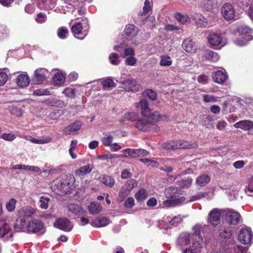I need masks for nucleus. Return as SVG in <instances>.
I'll use <instances>...</instances> for the list:
<instances>
[{"mask_svg":"<svg viewBox=\"0 0 253 253\" xmlns=\"http://www.w3.org/2000/svg\"><path fill=\"white\" fill-rule=\"evenodd\" d=\"M74 179V178L72 176L65 178L58 177L53 180L51 188L58 195L67 194L70 193L72 189Z\"/></svg>","mask_w":253,"mask_h":253,"instance_id":"2","label":"nucleus"},{"mask_svg":"<svg viewBox=\"0 0 253 253\" xmlns=\"http://www.w3.org/2000/svg\"><path fill=\"white\" fill-rule=\"evenodd\" d=\"M137 184L138 182L136 180L130 179L126 181L123 187L129 191H131L133 188L137 186Z\"/></svg>","mask_w":253,"mask_h":253,"instance_id":"39","label":"nucleus"},{"mask_svg":"<svg viewBox=\"0 0 253 253\" xmlns=\"http://www.w3.org/2000/svg\"><path fill=\"white\" fill-rule=\"evenodd\" d=\"M253 232L250 227L243 228L240 230L238 239L243 245H251L253 242Z\"/></svg>","mask_w":253,"mask_h":253,"instance_id":"9","label":"nucleus"},{"mask_svg":"<svg viewBox=\"0 0 253 253\" xmlns=\"http://www.w3.org/2000/svg\"><path fill=\"white\" fill-rule=\"evenodd\" d=\"M182 47L187 52L194 53L196 51L195 43L190 38H187L183 41Z\"/></svg>","mask_w":253,"mask_h":253,"instance_id":"21","label":"nucleus"},{"mask_svg":"<svg viewBox=\"0 0 253 253\" xmlns=\"http://www.w3.org/2000/svg\"><path fill=\"white\" fill-rule=\"evenodd\" d=\"M28 221L24 217H19L13 224V228L17 232H28Z\"/></svg>","mask_w":253,"mask_h":253,"instance_id":"13","label":"nucleus"},{"mask_svg":"<svg viewBox=\"0 0 253 253\" xmlns=\"http://www.w3.org/2000/svg\"><path fill=\"white\" fill-rule=\"evenodd\" d=\"M232 227H225L222 231V251L224 253H249L248 248L241 245H237L234 247L233 249L231 247L234 244V240L232 238L233 234Z\"/></svg>","mask_w":253,"mask_h":253,"instance_id":"1","label":"nucleus"},{"mask_svg":"<svg viewBox=\"0 0 253 253\" xmlns=\"http://www.w3.org/2000/svg\"><path fill=\"white\" fill-rule=\"evenodd\" d=\"M212 78L214 82L221 84V71L218 70L212 74Z\"/></svg>","mask_w":253,"mask_h":253,"instance_id":"52","label":"nucleus"},{"mask_svg":"<svg viewBox=\"0 0 253 253\" xmlns=\"http://www.w3.org/2000/svg\"><path fill=\"white\" fill-rule=\"evenodd\" d=\"M170 199H172L176 204L180 203L184 200V198L183 197L180 196V193H179L178 190L176 191V194H174L173 196H171Z\"/></svg>","mask_w":253,"mask_h":253,"instance_id":"57","label":"nucleus"},{"mask_svg":"<svg viewBox=\"0 0 253 253\" xmlns=\"http://www.w3.org/2000/svg\"><path fill=\"white\" fill-rule=\"evenodd\" d=\"M138 114L135 112H129L124 115L122 121H129L131 122H136L138 119Z\"/></svg>","mask_w":253,"mask_h":253,"instance_id":"33","label":"nucleus"},{"mask_svg":"<svg viewBox=\"0 0 253 253\" xmlns=\"http://www.w3.org/2000/svg\"><path fill=\"white\" fill-rule=\"evenodd\" d=\"M203 101L206 103L215 102L216 101L215 97L213 95L204 94L203 95Z\"/></svg>","mask_w":253,"mask_h":253,"instance_id":"64","label":"nucleus"},{"mask_svg":"<svg viewBox=\"0 0 253 253\" xmlns=\"http://www.w3.org/2000/svg\"><path fill=\"white\" fill-rule=\"evenodd\" d=\"M49 201V198L42 196L40 200V208L42 209H46L48 208V204Z\"/></svg>","mask_w":253,"mask_h":253,"instance_id":"51","label":"nucleus"},{"mask_svg":"<svg viewBox=\"0 0 253 253\" xmlns=\"http://www.w3.org/2000/svg\"><path fill=\"white\" fill-rule=\"evenodd\" d=\"M82 123L80 121L77 120L73 123L65 127L63 130V133L67 135H75L78 133L79 130L81 129Z\"/></svg>","mask_w":253,"mask_h":253,"instance_id":"12","label":"nucleus"},{"mask_svg":"<svg viewBox=\"0 0 253 253\" xmlns=\"http://www.w3.org/2000/svg\"><path fill=\"white\" fill-rule=\"evenodd\" d=\"M90 214H98L102 210L101 205L98 203L91 202L88 207Z\"/></svg>","mask_w":253,"mask_h":253,"instance_id":"28","label":"nucleus"},{"mask_svg":"<svg viewBox=\"0 0 253 253\" xmlns=\"http://www.w3.org/2000/svg\"><path fill=\"white\" fill-rule=\"evenodd\" d=\"M148 192L147 190L144 188L140 189L134 194V197L137 202H141L144 201L148 197Z\"/></svg>","mask_w":253,"mask_h":253,"instance_id":"31","label":"nucleus"},{"mask_svg":"<svg viewBox=\"0 0 253 253\" xmlns=\"http://www.w3.org/2000/svg\"><path fill=\"white\" fill-rule=\"evenodd\" d=\"M222 190H225V193L228 196H230L231 197L232 196L234 197L237 192L238 191V189L237 187L233 185H230V184L224 185V186L222 187Z\"/></svg>","mask_w":253,"mask_h":253,"instance_id":"32","label":"nucleus"},{"mask_svg":"<svg viewBox=\"0 0 253 253\" xmlns=\"http://www.w3.org/2000/svg\"><path fill=\"white\" fill-rule=\"evenodd\" d=\"M101 181L106 186L110 188L113 187L115 183V181L112 176L106 175H103Z\"/></svg>","mask_w":253,"mask_h":253,"instance_id":"36","label":"nucleus"},{"mask_svg":"<svg viewBox=\"0 0 253 253\" xmlns=\"http://www.w3.org/2000/svg\"><path fill=\"white\" fill-rule=\"evenodd\" d=\"M83 25L81 22L74 24L71 27V31L74 35H82Z\"/></svg>","mask_w":253,"mask_h":253,"instance_id":"38","label":"nucleus"},{"mask_svg":"<svg viewBox=\"0 0 253 253\" xmlns=\"http://www.w3.org/2000/svg\"><path fill=\"white\" fill-rule=\"evenodd\" d=\"M144 4L143 11L139 13L138 18L142 21L148 19L153 22L155 21V17L154 16H149V13L152 12L153 9L152 1H150L149 0H145ZM153 25L154 23H152V25Z\"/></svg>","mask_w":253,"mask_h":253,"instance_id":"10","label":"nucleus"},{"mask_svg":"<svg viewBox=\"0 0 253 253\" xmlns=\"http://www.w3.org/2000/svg\"><path fill=\"white\" fill-rule=\"evenodd\" d=\"M208 39L209 42L212 46L218 45L221 42V38L220 36L216 34L209 35Z\"/></svg>","mask_w":253,"mask_h":253,"instance_id":"30","label":"nucleus"},{"mask_svg":"<svg viewBox=\"0 0 253 253\" xmlns=\"http://www.w3.org/2000/svg\"><path fill=\"white\" fill-rule=\"evenodd\" d=\"M54 226L66 231H70L71 229L70 221L67 218H59L54 223Z\"/></svg>","mask_w":253,"mask_h":253,"instance_id":"19","label":"nucleus"},{"mask_svg":"<svg viewBox=\"0 0 253 253\" xmlns=\"http://www.w3.org/2000/svg\"><path fill=\"white\" fill-rule=\"evenodd\" d=\"M30 79L26 74H21L18 76L16 78V83L20 87L27 86L30 83Z\"/></svg>","mask_w":253,"mask_h":253,"instance_id":"23","label":"nucleus"},{"mask_svg":"<svg viewBox=\"0 0 253 253\" xmlns=\"http://www.w3.org/2000/svg\"><path fill=\"white\" fill-rule=\"evenodd\" d=\"M123 87L127 91L136 92L138 91L140 85L135 79H128L122 83Z\"/></svg>","mask_w":253,"mask_h":253,"instance_id":"15","label":"nucleus"},{"mask_svg":"<svg viewBox=\"0 0 253 253\" xmlns=\"http://www.w3.org/2000/svg\"><path fill=\"white\" fill-rule=\"evenodd\" d=\"M193 233L190 234L188 233L184 234V238L186 244L190 242L195 248H201L203 245L204 239L201 235L202 230V225L197 224L192 227Z\"/></svg>","mask_w":253,"mask_h":253,"instance_id":"3","label":"nucleus"},{"mask_svg":"<svg viewBox=\"0 0 253 253\" xmlns=\"http://www.w3.org/2000/svg\"><path fill=\"white\" fill-rule=\"evenodd\" d=\"M17 203V200L14 198H11L9 202H8L5 205V207L6 210L9 212H12L13 211L16 207V204Z\"/></svg>","mask_w":253,"mask_h":253,"instance_id":"40","label":"nucleus"},{"mask_svg":"<svg viewBox=\"0 0 253 253\" xmlns=\"http://www.w3.org/2000/svg\"><path fill=\"white\" fill-rule=\"evenodd\" d=\"M109 59L110 63L113 65H118L120 62L119 55L116 53H111Z\"/></svg>","mask_w":253,"mask_h":253,"instance_id":"44","label":"nucleus"},{"mask_svg":"<svg viewBox=\"0 0 253 253\" xmlns=\"http://www.w3.org/2000/svg\"><path fill=\"white\" fill-rule=\"evenodd\" d=\"M193 20L197 25L201 28L209 26L206 18L200 13H195L193 15Z\"/></svg>","mask_w":253,"mask_h":253,"instance_id":"24","label":"nucleus"},{"mask_svg":"<svg viewBox=\"0 0 253 253\" xmlns=\"http://www.w3.org/2000/svg\"><path fill=\"white\" fill-rule=\"evenodd\" d=\"M182 221V219L180 216H174L169 221L168 227L171 228L173 226H176Z\"/></svg>","mask_w":253,"mask_h":253,"instance_id":"47","label":"nucleus"},{"mask_svg":"<svg viewBox=\"0 0 253 253\" xmlns=\"http://www.w3.org/2000/svg\"><path fill=\"white\" fill-rule=\"evenodd\" d=\"M236 32L241 37H244L247 39H253V37L252 35V30L248 26L246 25L239 26L237 28Z\"/></svg>","mask_w":253,"mask_h":253,"instance_id":"20","label":"nucleus"},{"mask_svg":"<svg viewBox=\"0 0 253 253\" xmlns=\"http://www.w3.org/2000/svg\"><path fill=\"white\" fill-rule=\"evenodd\" d=\"M43 103L46 105L50 106H59L61 105H63L64 103L63 101L60 100H56L54 99H45Z\"/></svg>","mask_w":253,"mask_h":253,"instance_id":"41","label":"nucleus"},{"mask_svg":"<svg viewBox=\"0 0 253 253\" xmlns=\"http://www.w3.org/2000/svg\"><path fill=\"white\" fill-rule=\"evenodd\" d=\"M34 94L38 96L49 95V91L47 89H38L34 91Z\"/></svg>","mask_w":253,"mask_h":253,"instance_id":"61","label":"nucleus"},{"mask_svg":"<svg viewBox=\"0 0 253 253\" xmlns=\"http://www.w3.org/2000/svg\"><path fill=\"white\" fill-rule=\"evenodd\" d=\"M45 232L44 224L41 220L34 219L28 221V233L43 234Z\"/></svg>","mask_w":253,"mask_h":253,"instance_id":"8","label":"nucleus"},{"mask_svg":"<svg viewBox=\"0 0 253 253\" xmlns=\"http://www.w3.org/2000/svg\"><path fill=\"white\" fill-rule=\"evenodd\" d=\"M221 210L217 208L213 209L209 212L208 217V222L213 227L216 226L220 223Z\"/></svg>","mask_w":253,"mask_h":253,"instance_id":"11","label":"nucleus"},{"mask_svg":"<svg viewBox=\"0 0 253 253\" xmlns=\"http://www.w3.org/2000/svg\"><path fill=\"white\" fill-rule=\"evenodd\" d=\"M172 64L170 57L169 56H162L161 57L160 64L163 66H170Z\"/></svg>","mask_w":253,"mask_h":253,"instance_id":"45","label":"nucleus"},{"mask_svg":"<svg viewBox=\"0 0 253 253\" xmlns=\"http://www.w3.org/2000/svg\"><path fill=\"white\" fill-rule=\"evenodd\" d=\"M208 195V193H207V192H198L197 194H196L195 195L191 196V197L190 199V201L192 202V201H197V200H200L203 198H205L206 196H207Z\"/></svg>","mask_w":253,"mask_h":253,"instance_id":"50","label":"nucleus"},{"mask_svg":"<svg viewBox=\"0 0 253 253\" xmlns=\"http://www.w3.org/2000/svg\"><path fill=\"white\" fill-rule=\"evenodd\" d=\"M109 223V218L106 217L97 218L96 220L91 222V225L94 227H104Z\"/></svg>","mask_w":253,"mask_h":253,"instance_id":"26","label":"nucleus"},{"mask_svg":"<svg viewBox=\"0 0 253 253\" xmlns=\"http://www.w3.org/2000/svg\"><path fill=\"white\" fill-rule=\"evenodd\" d=\"M129 190L125 188L124 187H122L119 193V198L120 200L122 202L124 200V199L130 193Z\"/></svg>","mask_w":253,"mask_h":253,"instance_id":"46","label":"nucleus"},{"mask_svg":"<svg viewBox=\"0 0 253 253\" xmlns=\"http://www.w3.org/2000/svg\"><path fill=\"white\" fill-rule=\"evenodd\" d=\"M9 70L4 68L0 69V86L4 85L8 80Z\"/></svg>","mask_w":253,"mask_h":253,"instance_id":"35","label":"nucleus"},{"mask_svg":"<svg viewBox=\"0 0 253 253\" xmlns=\"http://www.w3.org/2000/svg\"><path fill=\"white\" fill-rule=\"evenodd\" d=\"M224 216V224L235 225L238 224L241 220L240 213L232 209L222 210V217Z\"/></svg>","mask_w":253,"mask_h":253,"instance_id":"7","label":"nucleus"},{"mask_svg":"<svg viewBox=\"0 0 253 253\" xmlns=\"http://www.w3.org/2000/svg\"><path fill=\"white\" fill-rule=\"evenodd\" d=\"M36 21L39 23H43L46 21L47 17L46 15L43 13H40L38 14Z\"/></svg>","mask_w":253,"mask_h":253,"instance_id":"63","label":"nucleus"},{"mask_svg":"<svg viewBox=\"0 0 253 253\" xmlns=\"http://www.w3.org/2000/svg\"><path fill=\"white\" fill-rule=\"evenodd\" d=\"M68 211L76 215H84L86 212L80 206L75 204H70L68 206Z\"/></svg>","mask_w":253,"mask_h":253,"instance_id":"25","label":"nucleus"},{"mask_svg":"<svg viewBox=\"0 0 253 253\" xmlns=\"http://www.w3.org/2000/svg\"><path fill=\"white\" fill-rule=\"evenodd\" d=\"M235 10L230 3H226L222 6V16L227 20H232L235 17Z\"/></svg>","mask_w":253,"mask_h":253,"instance_id":"16","label":"nucleus"},{"mask_svg":"<svg viewBox=\"0 0 253 253\" xmlns=\"http://www.w3.org/2000/svg\"><path fill=\"white\" fill-rule=\"evenodd\" d=\"M68 30L64 27H61L57 30V35L61 39H65L68 34Z\"/></svg>","mask_w":253,"mask_h":253,"instance_id":"42","label":"nucleus"},{"mask_svg":"<svg viewBox=\"0 0 253 253\" xmlns=\"http://www.w3.org/2000/svg\"><path fill=\"white\" fill-rule=\"evenodd\" d=\"M66 96L74 98L76 96V89L66 88L63 92Z\"/></svg>","mask_w":253,"mask_h":253,"instance_id":"56","label":"nucleus"},{"mask_svg":"<svg viewBox=\"0 0 253 253\" xmlns=\"http://www.w3.org/2000/svg\"><path fill=\"white\" fill-rule=\"evenodd\" d=\"M36 212L35 210L31 206H25L20 209L17 212L19 217H24L28 220Z\"/></svg>","mask_w":253,"mask_h":253,"instance_id":"17","label":"nucleus"},{"mask_svg":"<svg viewBox=\"0 0 253 253\" xmlns=\"http://www.w3.org/2000/svg\"><path fill=\"white\" fill-rule=\"evenodd\" d=\"M170 199H172L176 204L180 203L184 200V198L183 197L180 196V193H179L178 190L176 191V194H174L173 196H171Z\"/></svg>","mask_w":253,"mask_h":253,"instance_id":"58","label":"nucleus"},{"mask_svg":"<svg viewBox=\"0 0 253 253\" xmlns=\"http://www.w3.org/2000/svg\"><path fill=\"white\" fill-rule=\"evenodd\" d=\"M178 188L174 187H169L166 188L165 191V194L168 199H170L171 196H173L174 194H176Z\"/></svg>","mask_w":253,"mask_h":253,"instance_id":"43","label":"nucleus"},{"mask_svg":"<svg viewBox=\"0 0 253 253\" xmlns=\"http://www.w3.org/2000/svg\"><path fill=\"white\" fill-rule=\"evenodd\" d=\"M93 166L91 164L87 165L85 166L81 167L79 169L76 171V175L79 176H84L89 173L92 169Z\"/></svg>","mask_w":253,"mask_h":253,"instance_id":"29","label":"nucleus"},{"mask_svg":"<svg viewBox=\"0 0 253 253\" xmlns=\"http://www.w3.org/2000/svg\"><path fill=\"white\" fill-rule=\"evenodd\" d=\"M155 122L148 117L146 118H139L135 123V127L138 131L147 132L152 130H159V127L156 125Z\"/></svg>","mask_w":253,"mask_h":253,"instance_id":"6","label":"nucleus"},{"mask_svg":"<svg viewBox=\"0 0 253 253\" xmlns=\"http://www.w3.org/2000/svg\"><path fill=\"white\" fill-rule=\"evenodd\" d=\"M65 80V76L61 73H56L52 78L53 84L54 85H61L64 83Z\"/></svg>","mask_w":253,"mask_h":253,"instance_id":"34","label":"nucleus"},{"mask_svg":"<svg viewBox=\"0 0 253 253\" xmlns=\"http://www.w3.org/2000/svg\"><path fill=\"white\" fill-rule=\"evenodd\" d=\"M236 128H241L244 130L253 129V122L250 120H243L234 124Z\"/></svg>","mask_w":253,"mask_h":253,"instance_id":"22","label":"nucleus"},{"mask_svg":"<svg viewBox=\"0 0 253 253\" xmlns=\"http://www.w3.org/2000/svg\"><path fill=\"white\" fill-rule=\"evenodd\" d=\"M211 180L210 176L206 174H202L199 176L197 179L196 182L198 185L200 187L206 186L209 183Z\"/></svg>","mask_w":253,"mask_h":253,"instance_id":"27","label":"nucleus"},{"mask_svg":"<svg viewBox=\"0 0 253 253\" xmlns=\"http://www.w3.org/2000/svg\"><path fill=\"white\" fill-rule=\"evenodd\" d=\"M134 200L132 197L127 198L125 201L124 206L126 209H131L134 206Z\"/></svg>","mask_w":253,"mask_h":253,"instance_id":"53","label":"nucleus"},{"mask_svg":"<svg viewBox=\"0 0 253 253\" xmlns=\"http://www.w3.org/2000/svg\"><path fill=\"white\" fill-rule=\"evenodd\" d=\"M222 86L224 85H226V87H230V83L229 82H227V81L228 78V75L224 69L222 68Z\"/></svg>","mask_w":253,"mask_h":253,"instance_id":"62","label":"nucleus"},{"mask_svg":"<svg viewBox=\"0 0 253 253\" xmlns=\"http://www.w3.org/2000/svg\"><path fill=\"white\" fill-rule=\"evenodd\" d=\"M113 141V137L110 135H107L102 139V142L106 146H110Z\"/></svg>","mask_w":253,"mask_h":253,"instance_id":"59","label":"nucleus"},{"mask_svg":"<svg viewBox=\"0 0 253 253\" xmlns=\"http://www.w3.org/2000/svg\"><path fill=\"white\" fill-rule=\"evenodd\" d=\"M125 33L127 40H131L137 36L138 29L133 24H127L126 25Z\"/></svg>","mask_w":253,"mask_h":253,"instance_id":"18","label":"nucleus"},{"mask_svg":"<svg viewBox=\"0 0 253 253\" xmlns=\"http://www.w3.org/2000/svg\"><path fill=\"white\" fill-rule=\"evenodd\" d=\"M245 191L248 196L253 197V176L248 179Z\"/></svg>","mask_w":253,"mask_h":253,"instance_id":"37","label":"nucleus"},{"mask_svg":"<svg viewBox=\"0 0 253 253\" xmlns=\"http://www.w3.org/2000/svg\"><path fill=\"white\" fill-rule=\"evenodd\" d=\"M175 18L180 23L184 24L188 21V17L187 15H184L179 13L175 14Z\"/></svg>","mask_w":253,"mask_h":253,"instance_id":"55","label":"nucleus"},{"mask_svg":"<svg viewBox=\"0 0 253 253\" xmlns=\"http://www.w3.org/2000/svg\"><path fill=\"white\" fill-rule=\"evenodd\" d=\"M252 40V39H247V38H245L244 37H241L237 38L235 41V43L238 46H242L246 45L248 42Z\"/></svg>","mask_w":253,"mask_h":253,"instance_id":"49","label":"nucleus"},{"mask_svg":"<svg viewBox=\"0 0 253 253\" xmlns=\"http://www.w3.org/2000/svg\"><path fill=\"white\" fill-rule=\"evenodd\" d=\"M47 74H48V71L46 69H38L35 71L32 80L35 84H41L45 80Z\"/></svg>","mask_w":253,"mask_h":253,"instance_id":"14","label":"nucleus"},{"mask_svg":"<svg viewBox=\"0 0 253 253\" xmlns=\"http://www.w3.org/2000/svg\"><path fill=\"white\" fill-rule=\"evenodd\" d=\"M103 87H111L115 86L114 82L111 79L107 78L102 82Z\"/></svg>","mask_w":253,"mask_h":253,"instance_id":"60","label":"nucleus"},{"mask_svg":"<svg viewBox=\"0 0 253 253\" xmlns=\"http://www.w3.org/2000/svg\"><path fill=\"white\" fill-rule=\"evenodd\" d=\"M249 6L248 15L253 21V0H245Z\"/></svg>","mask_w":253,"mask_h":253,"instance_id":"54","label":"nucleus"},{"mask_svg":"<svg viewBox=\"0 0 253 253\" xmlns=\"http://www.w3.org/2000/svg\"><path fill=\"white\" fill-rule=\"evenodd\" d=\"M10 230L9 226L7 224H2L1 226H0V238L7 234Z\"/></svg>","mask_w":253,"mask_h":253,"instance_id":"48","label":"nucleus"},{"mask_svg":"<svg viewBox=\"0 0 253 253\" xmlns=\"http://www.w3.org/2000/svg\"><path fill=\"white\" fill-rule=\"evenodd\" d=\"M141 107V114L148 117L155 122H160L167 120L169 117L166 114H161L158 111L150 112L148 102L146 99H142L140 101Z\"/></svg>","mask_w":253,"mask_h":253,"instance_id":"4","label":"nucleus"},{"mask_svg":"<svg viewBox=\"0 0 253 253\" xmlns=\"http://www.w3.org/2000/svg\"><path fill=\"white\" fill-rule=\"evenodd\" d=\"M198 147V144L194 142H188L184 140H173L164 143L162 147L166 150H175L177 149H192Z\"/></svg>","mask_w":253,"mask_h":253,"instance_id":"5","label":"nucleus"}]
</instances>
